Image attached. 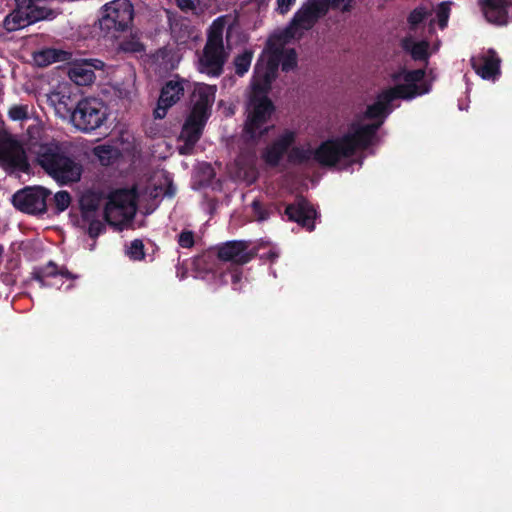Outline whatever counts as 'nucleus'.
<instances>
[{"label":"nucleus","mask_w":512,"mask_h":512,"mask_svg":"<svg viewBox=\"0 0 512 512\" xmlns=\"http://www.w3.org/2000/svg\"><path fill=\"white\" fill-rule=\"evenodd\" d=\"M376 125H360L352 122L349 130L342 136L323 141L315 150L292 147L288 153V161L292 164H304L313 158L321 166L333 167L341 159L350 158L357 150H366L376 137Z\"/></svg>","instance_id":"nucleus-1"},{"label":"nucleus","mask_w":512,"mask_h":512,"mask_svg":"<svg viewBox=\"0 0 512 512\" xmlns=\"http://www.w3.org/2000/svg\"><path fill=\"white\" fill-rule=\"evenodd\" d=\"M36 160L46 174L61 185L76 183L81 179L83 166L71 154L65 142L52 140L41 144L36 152Z\"/></svg>","instance_id":"nucleus-2"},{"label":"nucleus","mask_w":512,"mask_h":512,"mask_svg":"<svg viewBox=\"0 0 512 512\" xmlns=\"http://www.w3.org/2000/svg\"><path fill=\"white\" fill-rule=\"evenodd\" d=\"M265 92L257 86L251 89L245 104V120L241 137L247 145L255 146L274 127L272 116L275 105Z\"/></svg>","instance_id":"nucleus-3"},{"label":"nucleus","mask_w":512,"mask_h":512,"mask_svg":"<svg viewBox=\"0 0 512 512\" xmlns=\"http://www.w3.org/2000/svg\"><path fill=\"white\" fill-rule=\"evenodd\" d=\"M225 22L223 17L215 19L210 26L207 40L199 57L198 70L210 77H219L224 72L228 59L223 42Z\"/></svg>","instance_id":"nucleus-4"},{"label":"nucleus","mask_w":512,"mask_h":512,"mask_svg":"<svg viewBox=\"0 0 512 512\" xmlns=\"http://www.w3.org/2000/svg\"><path fill=\"white\" fill-rule=\"evenodd\" d=\"M105 103L97 98L81 99L71 114V122L78 130L89 133L101 127L107 120Z\"/></svg>","instance_id":"nucleus-5"},{"label":"nucleus","mask_w":512,"mask_h":512,"mask_svg":"<svg viewBox=\"0 0 512 512\" xmlns=\"http://www.w3.org/2000/svg\"><path fill=\"white\" fill-rule=\"evenodd\" d=\"M134 19V6L130 0H113L103 6L99 19L101 30L107 34L129 29Z\"/></svg>","instance_id":"nucleus-6"},{"label":"nucleus","mask_w":512,"mask_h":512,"mask_svg":"<svg viewBox=\"0 0 512 512\" xmlns=\"http://www.w3.org/2000/svg\"><path fill=\"white\" fill-rule=\"evenodd\" d=\"M0 165L8 172L30 170V164L22 143L6 130H0Z\"/></svg>","instance_id":"nucleus-7"},{"label":"nucleus","mask_w":512,"mask_h":512,"mask_svg":"<svg viewBox=\"0 0 512 512\" xmlns=\"http://www.w3.org/2000/svg\"><path fill=\"white\" fill-rule=\"evenodd\" d=\"M426 75L425 69L407 70L400 69L392 75L393 81H404L392 88H388L390 93L396 98L411 100L417 96L424 95L430 91V85L424 81Z\"/></svg>","instance_id":"nucleus-8"},{"label":"nucleus","mask_w":512,"mask_h":512,"mask_svg":"<svg viewBox=\"0 0 512 512\" xmlns=\"http://www.w3.org/2000/svg\"><path fill=\"white\" fill-rule=\"evenodd\" d=\"M51 191L41 186H27L12 196V204L20 212L43 215L48 212Z\"/></svg>","instance_id":"nucleus-9"},{"label":"nucleus","mask_w":512,"mask_h":512,"mask_svg":"<svg viewBox=\"0 0 512 512\" xmlns=\"http://www.w3.org/2000/svg\"><path fill=\"white\" fill-rule=\"evenodd\" d=\"M328 10L329 0H309L294 14L289 26L278 38L286 41L293 38L298 29H310Z\"/></svg>","instance_id":"nucleus-10"},{"label":"nucleus","mask_w":512,"mask_h":512,"mask_svg":"<svg viewBox=\"0 0 512 512\" xmlns=\"http://www.w3.org/2000/svg\"><path fill=\"white\" fill-rule=\"evenodd\" d=\"M134 209L135 203L132 192L128 189H117L109 194L103 217L108 224L117 225L127 211Z\"/></svg>","instance_id":"nucleus-11"},{"label":"nucleus","mask_w":512,"mask_h":512,"mask_svg":"<svg viewBox=\"0 0 512 512\" xmlns=\"http://www.w3.org/2000/svg\"><path fill=\"white\" fill-rule=\"evenodd\" d=\"M284 215L291 222H296L302 228L311 232L315 229V219L318 215L314 206L303 196H297L293 203L286 206Z\"/></svg>","instance_id":"nucleus-12"},{"label":"nucleus","mask_w":512,"mask_h":512,"mask_svg":"<svg viewBox=\"0 0 512 512\" xmlns=\"http://www.w3.org/2000/svg\"><path fill=\"white\" fill-rule=\"evenodd\" d=\"M281 55L282 50L280 48H276L265 64H261L259 61L256 63L254 67L252 89H255L258 86L261 91H270L272 82L276 79L278 74Z\"/></svg>","instance_id":"nucleus-13"},{"label":"nucleus","mask_w":512,"mask_h":512,"mask_svg":"<svg viewBox=\"0 0 512 512\" xmlns=\"http://www.w3.org/2000/svg\"><path fill=\"white\" fill-rule=\"evenodd\" d=\"M247 249L248 244L245 241H228L216 247V256L220 261L228 262V266L245 265L255 256Z\"/></svg>","instance_id":"nucleus-14"},{"label":"nucleus","mask_w":512,"mask_h":512,"mask_svg":"<svg viewBox=\"0 0 512 512\" xmlns=\"http://www.w3.org/2000/svg\"><path fill=\"white\" fill-rule=\"evenodd\" d=\"M184 84L185 80L183 79H173L165 83L161 89L157 107L153 112L156 119H163L168 109L180 100L184 94Z\"/></svg>","instance_id":"nucleus-15"},{"label":"nucleus","mask_w":512,"mask_h":512,"mask_svg":"<svg viewBox=\"0 0 512 512\" xmlns=\"http://www.w3.org/2000/svg\"><path fill=\"white\" fill-rule=\"evenodd\" d=\"M104 62L99 59H85L74 63L68 70L71 81L79 86H87L94 82L95 70H101Z\"/></svg>","instance_id":"nucleus-16"},{"label":"nucleus","mask_w":512,"mask_h":512,"mask_svg":"<svg viewBox=\"0 0 512 512\" xmlns=\"http://www.w3.org/2000/svg\"><path fill=\"white\" fill-rule=\"evenodd\" d=\"M485 19L494 25L502 26L508 23V11L512 0H478Z\"/></svg>","instance_id":"nucleus-17"},{"label":"nucleus","mask_w":512,"mask_h":512,"mask_svg":"<svg viewBox=\"0 0 512 512\" xmlns=\"http://www.w3.org/2000/svg\"><path fill=\"white\" fill-rule=\"evenodd\" d=\"M295 133L292 131H286L280 135L275 141L265 148L262 153V159L264 162L271 167L279 165L282 157L295 142Z\"/></svg>","instance_id":"nucleus-18"},{"label":"nucleus","mask_w":512,"mask_h":512,"mask_svg":"<svg viewBox=\"0 0 512 512\" xmlns=\"http://www.w3.org/2000/svg\"><path fill=\"white\" fill-rule=\"evenodd\" d=\"M58 276L66 279H74L75 276L65 267H59L54 261H49L43 266L34 267L31 272V279L39 283L41 288L52 287L54 283L50 280Z\"/></svg>","instance_id":"nucleus-19"},{"label":"nucleus","mask_w":512,"mask_h":512,"mask_svg":"<svg viewBox=\"0 0 512 512\" xmlns=\"http://www.w3.org/2000/svg\"><path fill=\"white\" fill-rule=\"evenodd\" d=\"M397 99L395 95L390 93L388 89L382 91L378 94L376 101L367 106V109L364 113V117L366 119H377L378 121L375 123H371L370 125L379 124L377 131L381 127L384 122V119L390 113V104L392 101Z\"/></svg>","instance_id":"nucleus-20"},{"label":"nucleus","mask_w":512,"mask_h":512,"mask_svg":"<svg viewBox=\"0 0 512 512\" xmlns=\"http://www.w3.org/2000/svg\"><path fill=\"white\" fill-rule=\"evenodd\" d=\"M471 66L483 79H494L500 74V59L496 52L490 50L487 55L472 57Z\"/></svg>","instance_id":"nucleus-21"},{"label":"nucleus","mask_w":512,"mask_h":512,"mask_svg":"<svg viewBox=\"0 0 512 512\" xmlns=\"http://www.w3.org/2000/svg\"><path fill=\"white\" fill-rule=\"evenodd\" d=\"M402 49L411 55L414 61H424L428 63L430 57L429 42L426 40L415 41L411 36L401 40Z\"/></svg>","instance_id":"nucleus-22"},{"label":"nucleus","mask_w":512,"mask_h":512,"mask_svg":"<svg viewBox=\"0 0 512 512\" xmlns=\"http://www.w3.org/2000/svg\"><path fill=\"white\" fill-rule=\"evenodd\" d=\"M103 195L97 191H86L79 200L82 219H91L93 216H99L98 211L101 206Z\"/></svg>","instance_id":"nucleus-23"},{"label":"nucleus","mask_w":512,"mask_h":512,"mask_svg":"<svg viewBox=\"0 0 512 512\" xmlns=\"http://www.w3.org/2000/svg\"><path fill=\"white\" fill-rule=\"evenodd\" d=\"M70 58V52L55 48H46L35 52L33 55V59L39 67H46L55 62H65Z\"/></svg>","instance_id":"nucleus-24"},{"label":"nucleus","mask_w":512,"mask_h":512,"mask_svg":"<svg viewBox=\"0 0 512 512\" xmlns=\"http://www.w3.org/2000/svg\"><path fill=\"white\" fill-rule=\"evenodd\" d=\"M216 86L202 84L195 88L193 96L194 106H200L211 110L215 100Z\"/></svg>","instance_id":"nucleus-25"},{"label":"nucleus","mask_w":512,"mask_h":512,"mask_svg":"<svg viewBox=\"0 0 512 512\" xmlns=\"http://www.w3.org/2000/svg\"><path fill=\"white\" fill-rule=\"evenodd\" d=\"M203 129V126L186 119L179 138L182 141H186L188 149H193L201 138Z\"/></svg>","instance_id":"nucleus-26"},{"label":"nucleus","mask_w":512,"mask_h":512,"mask_svg":"<svg viewBox=\"0 0 512 512\" xmlns=\"http://www.w3.org/2000/svg\"><path fill=\"white\" fill-rule=\"evenodd\" d=\"M72 198L68 191L61 190L54 194L53 198L48 199V210L50 209L54 215L64 212L71 204Z\"/></svg>","instance_id":"nucleus-27"},{"label":"nucleus","mask_w":512,"mask_h":512,"mask_svg":"<svg viewBox=\"0 0 512 512\" xmlns=\"http://www.w3.org/2000/svg\"><path fill=\"white\" fill-rule=\"evenodd\" d=\"M243 265L228 266L225 271L221 272L220 279L223 284H231L233 290L239 291L241 289L240 283L242 279Z\"/></svg>","instance_id":"nucleus-28"},{"label":"nucleus","mask_w":512,"mask_h":512,"mask_svg":"<svg viewBox=\"0 0 512 512\" xmlns=\"http://www.w3.org/2000/svg\"><path fill=\"white\" fill-rule=\"evenodd\" d=\"M252 58L253 52L250 50H245L234 58L233 64L235 67V73L238 76L242 77L248 72L251 66Z\"/></svg>","instance_id":"nucleus-29"},{"label":"nucleus","mask_w":512,"mask_h":512,"mask_svg":"<svg viewBox=\"0 0 512 512\" xmlns=\"http://www.w3.org/2000/svg\"><path fill=\"white\" fill-rule=\"evenodd\" d=\"M119 50L124 53H141L145 50L141 41L134 36L124 38L119 42Z\"/></svg>","instance_id":"nucleus-30"},{"label":"nucleus","mask_w":512,"mask_h":512,"mask_svg":"<svg viewBox=\"0 0 512 512\" xmlns=\"http://www.w3.org/2000/svg\"><path fill=\"white\" fill-rule=\"evenodd\" d=\"M211 114V110L202 108L200 106H194L191 109V112L189 116L187 117L188 120L197 123L203 127H205L206 122L208 121Z\"/></svg>","instance_id":"nucleus-31"},{"label":"nucleus","mask_w":512,"mask_h":512,"mask_svg":"<svg viewBox=\"0 0 512 512\" xmlns=\"http://www.w3.org/2000/svg\"><path fill=\"white\" fill-rule=\"evenodd\" d=\"M144 243L141 239L131 241L127 254L133 261H142L145 259Z\"/></svg>","instance_id":"nucleus-32"},{"label":"nucleus","mask_w":512,"mask_h":512,"mask_svg":"<svg viewBox=\"0 0 512 512\" xmlns=\"http://www.w3.org/2000/svg\"><path fill=\"white\" fill-rule=\"evenodd\" d=\"M281 69L283 72L292 71L297 67V54L294 49H289L281 55Z\"/></svg>","instance_id":"nucleus-33"},{"label":"nucleus","mask_w":512,"mask_h":512,"mask_svg":"<svg viewBox=\"0 0 512 512\" xmlns=\"http://www.w3.org/2000/svg\"><path fill=\"white\" fill-rule=\"evenodd\" d=\"M99 216H93L91 219H83V221L88 222V235L89 237L95 239L100 234L105 231V225L98 218Z\"/></svg>","instance_id":"nucleus-34"},{"label":"nucleus","mask_w":512,"mask_h":512,"mask_svg":"<svg viewBox=\"0 0 512 512\" xmlns=\"http://www.w3.org/2000/svg\"><path fill=\"white\" fill-rule=\"evenodd\" d=\"M450 15V2H442L436 10L438 25L441 29L447 26Z\"/></svg>","instance_id":"nucleus-35"},{"label":"nucleus","mask_w":512,"mask_h":512,"mask_svg":"<svg viewBox=\"0 0 512 512\" xmlns=\"http://www.w3.org/2000/svg\"><path fill=\"white\" fill-rule=\"evenodd\" d=\"M177 243L182 248L190 249L195 244L194 232L184 229L177 237Z\"/></svg>","instance_id":"nucleus-36"},{"label":"nucleus","mask_w":512,"mask_h":512,"mask_svg":"<svg viewBox=\"0 0 512 512\" xmlns=\"http://www.w3.org/2000/svg\"><path fill=\"white\" fill-rule=\"evenodd\" d=\"M251 207H252L253 214L258 221L262 222L269 218V216H270L269 210L267 208H265L259 200L255 199L252 202Z\"/></svg>","instance_id":"nucleus-37"},{"label":"nucleus","mask_w":512,"mask_h":512,"mask_svg":"<svg viewBox=\"0 0 512 512\" xmlns=\"http://www.w3.org/2000/svg\"><path fill=\"white\" fill-rule=\"evenodd\" d=\"M9 117L14 121H21L28 118V109L24 105H14L9 109Z\"/></svg>","instance_id":"nucleus-38"},{"label":"nucleus","mask_w":512,"mask_h":512,"mask_svg":"<svg viewBox=\"0 0 512 512\" xmlns=\"http://www.w3.org/2000/svg\"><path fill=\"white\" fill-rule=\"evenodd\" d=\"M426 16L427 13L423 8H415L408 16V23L411 27H417L425 20Z\"/></svg>","instance_id":"nucleus-39"},{"label":"nucleus","mask_w":512,"mask_h":512,"mask_svg":"<svg viewBox=\"0 0 512 512\" xmlns=\"http://www.w3.org/2000/svg\"><path fill=\"white\" fill-rule=\"evenodd\" d=\"M352 0H329V8L341 9L343 12H349L351 10Z\"/></svg>","instance_id":"nucleus-40"},{"label":"nucleus","mask_w":512,"mask_h":512,"mask_svg":"<svg viewBox=\"0 0 512 512\" xmlns=\"http://www.w3.org/2000/svg\"><path fill=\"white\" fill-rule=\"evenodd\" d=\"M110 153H111L110 147L98 146L95 148V154L99 157L102 164L109 163V161L105 162V160L109 159Z\"/></svg>","instance_id":"nucleus-41"},{"label":"nucleus","mask_w":512,"mask_h":512,"mask_svg":"<svg viewBox=\"0 0 512 512\" xmlns=\"http://www.w3.org/2000/svg\"><path fill=\"white\" fill-rule=\"evenodd\" d=\"M277 11L284 15L289 12L295 0H277Z\"/></svg>","instance_id":"nucleus-42"},{"label":"nucleus","mask_w":512,"mask_h":512,"mask_svg":"<svg viewBox=\"0 0 512 512\" xmlns=\"http://www.w3.org/2000/svg\"><path fill=\"white\" fill-rule=\"evenodd\" d=\"M177 6L181 10H192L195 8L194 0H176Z\"/></svg>","instance_id":"nucleus-43"},{"label":"nucleus","mask_w":512,"mask_h":512,"mask_svg":"<svg viewBox=\"0 0 512 512\" xmlns=\"http://www.w3.org/2000/svg\"><path fill=\"white\" fill-rule=\"evenodd\" d=\"M193 149H188L186 146V141H184V145L179 148V153L181 155H188L192 152Z\"/></svg>","instance_id":"nucleus-44"},{"label":"nucleus","mask_w":512,"mask_h":512,"mask_svg":"<svg viewBox=\"0 0 512 512\" xmlns=\"http://www.w3.org/2000/svg\"><path fill=\"white\" fill-rule=\"evenodd\" d=\"M213 257V253L209 251L206 254H203L201 258L198 259V265H200L201 262H207L208 259Z\"/></svg>","instance_id":"nucleus-45"},{"label":"nucleus","mask_w":512,"mask_h":512,"mask_svg":"<svg viewBox=\"0 0 512 512\" xmlns=\"http://www.w3.org/2000/svg\"><path fill=\"white\" fill-rule=\"evenodd\" d=\"M267 257H268L270 260H272V261H273L274 259H276V258L278 257V255H277L275 252L270 251V252L268 253Z\"/></svg>","instance_id":"nucleus-46"}]
</instances>
